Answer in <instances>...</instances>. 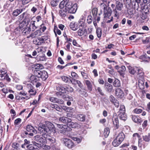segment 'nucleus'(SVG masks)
<instances>
[{
    "label": "nucleus",
    "instance_id": "nucleus-55",
    "mask_svg": "<svg viewBox=\"0 0 150 150\" xmlns=\"http://www.w3.org/2000/svg\"><path fill=\"white\" fill-rule=\"evenodd\" d=\"M78 35L80 36H82L84 34V32L83 30L79 29L78 31Z\"/></svg>",
    "mask_w": 150,
    "mask_h": 150
},
{
    "label": "nucleus",
    "instance_id": "nucleus-32",
    "mask_svg": "<svg viewBox=\"0 0 150 150\" xmlns=\"http://www.w3.org/2000/svg\"><path fill=\"white\" fill-rule=\"evenodd\" d=\"M143 138L144 140L146 142H149L150 140V133L147 135L143 136Z\"/></svg>",
    "mask_w": 150,
    "mask_h": 150
},
{
    "label": "nucleus",
    "instance_id": "nucleus-17",
    "mask_svg": "<svg viewBox=\"0 0 150 150\" xmlns=\"http://www.w3.org/2000/svg\"><path fill=\"white\" fill-rule=\"evenodd\" d=\"M30 79L31 82H32L33 83H34L37 82L38 81H39L40 80L39 78L35 75H32L30 78Z\"/></svg>",
    "mask_w": 150,
    "mask_h": 150
},
{
    "label": "nucleus",
    "instance_id": "nucleus-6",
    "mask_svg": "<svg viewBox=\"0 0 150 150\" xmlns=\"http://www.w3.org/2000/svg\"><path fill=\"white\" fill-rule=\"evenodd\" d=\"M45 134H42L41 135L35 136L34 137V140L38 142L43 143L46 140V137H45Z\"/></svg>",
    "mask_w": 150,
    "mask_h": 150
},
{
    "label": "nucleus",
    "instance_id": "nucleus-10",
    "mask_svg": "<svg viewBox=\"0 0 150 150\" xmlns=\"http://www.w3.org/2000/svg\"><path fill=\"white\" fill-rule=\"evenodd\" d=\"M64 6L62 8L59 7L61 9L59 11V13L60 16L62 18L65 17L68 13L67 10H66V7L65 8H64Z\"/></svg>",
    "mask_w": 150,
    "mask_h": 150
},
{
    "label": "nucleus",
    "instance_id": "nucleus-37",
    "mask_svg": "<svg viewBox=\"0 0 150 150\" xmlns=\"http://www.w3.org/2000/svg\"><path fill=\"white\" fill-rule=\"evenodd\" d=\"M96 33L98 38H100L101 36L102 30L100 28H98L96 30Z\"/></svg>",
    "mask_w": 150,
    "mask_h": 150
},
{
    "label": "nucleus",
    "instance_id": "nucleus-36",
    "mask_svg": "<svg viewBox=\"0 0 150 150\" xmlns=\"http://www.w3.org/2000/svg\"><path fill=\"white\" fill-rule=\"evenodd\" d=\"M42 71L40 70H35L34 71V73L35 75L38 77L39 78H40Z\"/></svg>",
    "mask_w": 150,
    "mask_h": 150
},
{
    "label": "nucleus",
    "instance_id": "nucleus-29",
    "mask_svg": "<svg viewBox=\"0 0 150 150\" xmlns=\"http://www.w3.org/2000/svg\"><path fill=\"white\" fill-rule=\"evenodd\" d=\"M71 0H63L60 3L59 5V7L62 8L64 6V4H67L69 2H72L70 1Z\"/></svg>",
    "mask_w": 150,
    "mask_h": 150
},
{
    "label": "nucleus",
    "instance_id": "nucleus-48",
    "mask_svg": "<svg viewBox=\"0 0 150 150\" xmlns=\"http://www.w3.org/2000/svg\"><path fill=\"white\" fill-rule=\"evenodd\" d=\"M75 81H73V83L76 82V83L78 84V86L80 88H82L83 86V85L82 84L81 82L79 81L76 80H75Z\"/></svg>",
    "mask_w": 150,
    "mask_h": 150
},
{
    "label": "nucleus",
    "instance_id": "nucleus-16",
    "mask_svg": "<svg viewBox=\"0 0 150 150\" xmlns=\"http://www.w3.org/2000/svg\"><path fill=\"white\" fill-rule=\"evenodd\" d=\"M132 120L135 122L140 123L142 122L141 118L138 116L135 115H132Z\"/></svg>",
    "mask_w": 150,
    "mask_h": 150
},
{
    "label": "nucleus",
    "instance_id": "nucleus-20",
    "mask_svg": "<svg viewBox=\"0 0 150 150\" xmlns=\"http://www.w3.org/2000/svg\"><path fill=\"white\" fill-rule=\"evenodd\" d=\"M112 12L111 8L110 7H108V9H107L106 13L104 15V18H106L108 17V18H109V17L111 16Z\"/></svg>",
    "mask_w": 150,
    "mask_h": 150
},
{
    "label": "nucleus",
    "instance_id": "nucleus-40",
    "mask_svg": "<svg viewBox=\"0 0 150 150\" xmlns=\"http://www.w3.org/2000/svg\"><path fill=\"white\" fill-rule=\"evenodd\" d=\"M54 31L56 36L57 35V33L59 35H60L61 34V31L58 29L56 27H54Z\"/></svg>",
    "mask_w": 150,
    "mask_h": 150
},
{
    "label": "nucleus",
    "instance_id": "nucleus-47",
    "mask_svg": "<svg viewBox=\"0 0 150 150\" xmlns=\"http://www.w3.org/2000/svg\"><path fill=\"white\" fill-rule=\"evenodd\" d=\"M137 72H136L138 74H140V75L142 76L144 74V73L142 72V69L138 68L137 69Z\"/></svg>",
    "mask_w": 150,
    "mask_h": 150
},
{
    "label": "nucleus",
    "instance_id": "nucleus-39",
    "mask_svg": "<svg viewBox=\"0 0 150 150\" xmlns=\"http://www.w3.org/2000/svg\"><path fill=\"white\" fill-rule=\"evenodd\" d=\"M35 21H31L30 24V27L32 28L33 31H34L37 28V27L35 25Z\"/></svg>",
    "mask_w": 150,
    "mask_h": 150
},
{
    "label": "nucleus",
    "instance_id": "nucleus-34",
    "mask_svg": "<svg viewBox=\"0 0 150 150\" xmlns=\"http://www.w3.org/2000/svg\"><path fill=\"white\" fill-rule=\"evenodd\" d=\"M110 133V129L109 128L107 127L104 129V134L105 137H107Z\"/></svg>",
    "mask_w": 150,
    "mask_h": 150
},
{
    "label": "nucleus",
    "instance_id": "nucleus-58",
    "mask_svg": "<svg viewBox=\"0 0 150 150\" xmlns=\"http://www.w3.org/2000/svg\"><path fill=\"white\" fill-rule=\"evenodd\" d=\"M40 30H41L42 31V32H44L45 30L46 29V27L45 26H44L43 24H42L40 26Z\"/></svg>",
    "mask_w": 150,
    "mask_h": 150
},
{
    "label": "nucleus",
    "instance_id": "nucleus-49",
    "mask_svg": "<svg viewBox=\"0 0 150 150\" xmlns=\"http://www.w3.org/2000/svg\"><path fill=\"white\" fill-rule=\"evenodd\" d=\"M87 23L88 24H90L92 22V17L91 15H89L87 17Z\"/></svg>",
    "mask_w": 150,
    "mask_h": 150
},
{
    "label": "nucleus",
    "instance_id": "nucleus-19",
    "mask_svg": "<svg viewBox=\"0 0 150 150\" xmlns=\"http://www.w3.org/2000/svg\"><path fill=\"white\" fill-rule=\"evenodd\" d=\"M86 18L85 17L82 16L80 19L79 21V24L80 26L83 27L85 24V21Z\"/></svg>",
    "mask_w": 150,
    "mask_h": 150
},
{
    "label": "nucleus",
    "instance_id": "nucleus-7",
    "mask_svg": "<svg viewBox=\"0 0 150 150\" xmlns=\"http://www.w3.org/2000/svg\"><path fill=\"white\" fill-rule=\"evenodd\" d=\"M59 120L61 122L64 124L65 125L67 124V125L69 122L71 121V119L65 116L60 117Z\"/></svg>",
    "mask_w": 150,
    "mask_h": 150
},
{
    "label": "nucleus",
    "instance_id": "nucleus-43",
    "mask_svg": "<svg viewBox=\"0 0 150 150\" xmlns=\"http://www.w3.org/2000/svg\"><path fill=\"white\" fill-rule=\"evenodd\" d=\"M38 40L39 41L37 43H35V44L38 45H40L41 43H43L44 42V38H38Z\"/></svg>",
    "mask_w": 150,
    "mask_h": 150
},
{
    "label": "nucleus",
    "instance_id": "nucleus-22",
    "mask_svg": "<svg viewBox=\"0 0 150 150\" xmlns=\"http://www.w3.org/2000/svg\"><path fill=\"white\" fill-rule=\"evenodd\" d=\"M128 69L129 73L132 74H134L136 72L137 67H132L130 66H129L128 67Z\"/></svg>",
    "mask_w": 150,
    "mask_h": 150
},
{
    "label": "nucleus",
    "instance_id": "nucleus-12",
    "mask_svg": "<svg viewBox=\"0 0 150 150\" xmlns=\"http://www.w3.org/2000/svg\"><path fill=\"white\" fill-rule=\"evenodd\" d=\"M42 34V33L41 32L40 30H36L34 32L31 33L30 37H32V38H35V37H38L40 36Z\"/></svg>",
    "mask_w": 150,
    "mask_h": 150
},
{
    "label": "nucleus",
    "instance_id": "nucleus-45",
    "mask_svg": "<svg viewBox=\"0 0 150 150\" xmlns=\"http://www.w3.org/2000/svg\"><path fill=\"white\" fill-rule=\"evenodd\" d=\"M113 11L114 14V16L116 17H118L119 15V13L117 11V9L116 8H115L114 9H113Z\"/></svg>",
    "mask_w": 150,
    "mask_h": 150
},
{
    "label": "nucleus",
    "instance_id": "nucleus-61",
    "mask_svg": "<svg viewBox=\"0 0 150 150\" xmlns=\"http://www.w3.org/2000/svg\"><path fill=\"white\" fill-rule=\"evenodd\" d=\"M81 74L83 77L85 79H87L88 78V76L87 74L86 73L84 72H81Z\"/></svg>",
    "mask_w": 150,
    "mask_h": 150
},
{
    "label": "nucleus",
    "instance_id": "nucleus-27",
    "mask_svg": "<svg viewBox=\"0 0 150 150\" xmlns=\"http://www.w3.org/2000/svg\"><path fill=\"white\" fill-rule=\"evenodd\" d=\"M69 26L73 30H76L77 29V25L74 22H72L70 24Z\"/></svg>",
    "mask_w": 150,
    "mask_h": 150
},
{
    "label": "nucleus",
    "instance_id": "nucleus-13",
    "mask_svg": "<svg viewBox=\"0 0 150 150\" xmlns=\"http://www.w3.org/2000/svg\"><path fill=\"white\" fill-rule=\"evenodd\" d=\"M112 120L114 125L115 126L116 129L119 127V121L118 117L116 115L113 116Z\"/></svg>",
    "mask_w": 150,
    "mask_h": 150
},
{
    "label": "nucleus",
    "instance_id": "nucleus-30",
    "mask_svg": "<svg viewBox=\"0 0 150 150\" xmlns=\"http://www.w3.org/2000/svg\"><path fill=\"white\" fill-rule=\"evenodd\" d=\"M86 84L87 86V87L88 90L91 91L92 90V85L90 81L88 80L85 81Z\"/></svg>",
    "mask_w": 150,
    "mask_h": 150
},
{
    "label": "nucleus",
    "instance_id": "nucleus-63",
    "mask_svg": "<svg viewBox=\"0 0 150 150\" xmlns=\"http://www.w3.org/2000/svg\"><path fill=\"white\" fill-rule=\"evenodd\" d=\"M23 4H26L29 3L31 0H22Z\"/></svg>",
    "mask_w": 150,
    "mask_h": 150
},
{
    "label": "nucleus",
    "instance_id": "nucleus-64",
    "mask_svg": "<svg viewBox=\"0 0 150 150\" xmlns=\"http://www.w3.org/2000/svg\"><path fill=\"white\" fill-rule=\"evenodd\" d=\"M147 12H146L145 14L142 13V15L141 18L143 20H145L147 16L146 15Z\"/></svg>",
    "mask_w": 150,
    "mask_h": 150
},
{
    "label": "nucleus",
    "instance_id": "nucleus-2",
    "mask_svg": "<svg viewBox=\"0 0 150 150\" xmlns=\"http://www.w3.org/2000/svg\"><path fill=\"white\" fill-rule=\"evenodd\" d=\"M64 6L66 7L68 13L73 14L75 13L76 11L77 4H73L72 2H69L64 4Z\"/></svg>",
    "mask_w": 150,
    "mask_h": 150
},
{
    "label": "nucleus",
    "instance_id": "nucleus-56",
    "mask_svg": "<svg viewBox=\"0 0 150 150\" xmlns=\"http://www.w3.org/2000/svg\"><path fill=\"white\" fill-rule=\"evenodd\" d=\"M41 147L42 148L45 149L49 150L50 149V147L49 146L42 144Z\"/></svg>",
    "mask_w": 150,
    "mask_h": 150
},
{
    "label": "nucleus",
    "instance_id": "nucleus-25",
    "mask_svg": "<svg viewBox=\"0 0 150 150\" xmlns=\"http://www.w3.org/2000/svg\"><path fill=\"white\" fill-rule=\"evenodd\" d=\"M48 75L47 72L45 71H42L40 78L43 80H45L48 78Z\"/></svg>",
    "mask_w": 150,
    "mask_h": 150
},
{
    "label": "nucleus",
    "instance_id": "nucleus-11",
    "mask_svg": "<svg viewBox=\"0 0 150 150\" xmlns=\"http://www.w3.org/2000/svg\"><path fill=\"white\" fill-rule=\"evenodd\" d=\"M56 125L59 129H61L60 130V131L61 133L64 134L67 131V129L66 128V127H67L66 126L58 124H56Z\"/></svg>",
    "mask_w": 150,
    "mask_h": 150
},
{
    "label": "nucleus",
    "instance_id": "nucleus-14",
    "mask_svg": "<svg viewBox=\"0 0 150 150\" xmlns=\"http://www.w3.org/2000/svg\"><path fill=\"white\" fill-rule=\"evenodd\" d=\"M25 9V8L17 9L13 12V14L14 16H16Z\"/></svg>",
    "mask_w": 150,
    "mask_h": 150
},
{
    "label": "nucleus",
    "instance_id": "nucleus-31",
    "mask_svg": "<svg viewBox=\"0 0 150 150\" xmlns=\"http://www.w3.org/2000/svg\"><path fill=\"white\" fill-rule=\"evenodd\" d=\"M113 84L115 87H119L120 86V81L118 79H116L114 81Z\"/></svg>",
    "mask_w": 150,
    "mask_h": 150
},
{
    "label": "nucleus",
    "instance_id": "nucleus-8",
    "mask_svg": "<svg viewBox=\"0 0 150 150\" xmlns=\"http://www.w3.org/2000/svg\"><path fill=\"white\" fill-rule=\"evenodd\" d=\"M116 95L120 98H123L124 96L123 91L120 88H117L115 90Z\"/></svg>",
    "mask_w": 150,
    "mask_h": 150
},
{
    "label": "nucleus",
    "instance_id": "nucleus-35",
    "mask_svg": "<svg viewBox=\"0 0 150 150\" xmlns=\"http://www.w3.org/2000/svg\"><path fill=\"white\" fill-rule=\"evenodd\" d=\"M30 28L29 27H27L24 30L23 33L25 35H27L30 33Z\"/></svg>",
    "mask_w": 150,
    "mask_h": 150
},
{
    "label": "nucleus",
    "instance_id": "nucleus-44",
    "mask_svg": "<svg viewBox=\"0 0 150 150\" xmlns=\"http://www.w3.org/2000/svg\"><path fill=\"white\" fill-rule=\"evenodd\" d=\"M30 18L28 17L25 18V19L24 20V23H25V26L28 25V24L30 22Z\"/></svg>",
    "mask_w": 150,
    "mask_h": 150
},
{
    "label": "nucleus",
    "instance_id": "nucleus-1",
    "mask_svg": "<svg viewBox=\"0 0 150 150\" xmlns=\"http://www.w3.org/2000/svg\"><path fill=\"white\" fill-rule=\"evenodd\" d=\"M38 130L40 132L47 133L50 134L51 133L52 131H55V127L52 123L49 122H47L45 125L40 123L39 124Z\"/></svg>",
    "mask_w": 150,
    "mask_h": 150
},
{
    "label": "nucleus",
    "instance_id": "nucleus-5",
    "mask_svg": "<svg viewBox=\"0 0 150 150\" xmlns=\"http://www.w3.org/2000/svg\"><path fill=\"white\" fill-rule=\"evenodd\" d=\"M56 89L57 90L61 91L62 92H63L65 93L66 92L65 91L66 90L70 92H72L74 91L73 88L68 85H66L65 88L59 85L57 86Z\"/></svg>",
    "mask_w": 150,
    "mask_h": 150
},
{
    "label": "nucleus",
    "instance_id": "nucleus-18",
    "mask_svg": "<svg viewBox=\"0 0 150 150\" xmlns=\"http://www.w3.org/2000/svg\"><path fill=\"white\" fill-rule=\"evenodd\" d=\"M116 8L117 10L121 11L123 7V3L118 1H117L116 2Z\"/></svg>",
    "mask_w": 150,
    "mask_h": 150
},
{
    "label": "nucleus",
    "instance_id": "nucleus-26",
    "mask_svg": "<svg viewBox=\"0 0 150 150\" xmlns=\"http://www.w3.org/2000/svg\"><path fill=\"white\" fill-rule=\"evenodd\" d=\"M105 86L107 90L109 92H111L112 90V86L111 84L108 83H105Z\"/></svg>",
    "mask_w": 150,
    "mask_h": 150
},
{
    "label": "nucleus",
    "instance_id": "nucleus-42",
    "mask_svg": "<svg viewBox=\"0 0 150 150\" xmlns=\"http://www.w3.org/2000/svg\"><path fill=\"white\" fill-rule=\"evenodd\" d=\"M35 69H41L43 68V65L40 64H36L35 65Z\"/></svg>",
    "mask_w": 150,
    "mask_h": 150
},
{
    "label": "nucleus",
    "instance_id": "nucleus-24",
    "mask_svg": "<svg viewBox=\"0 0 150 150\" xmlns=\"http://www.w3.org/2000/svg\"><path fill=\"white\" fill-rule=\"evenodd\" d=\"M67 126L72 128H75L76 127H79V125L77 123H74L71 121L69 122L67 125Z\"/></svg>",
    "mask_w": 150,
    "mask_h": 150
},
{
    "label": "nucleus",
    "instance_id": "nucleus-9",
    "mask_svg": "<svg viewBox=\"0 0 150 150\" xmlns=\"http://www.w3.org/2000/svg\"><path fill=\"white\" fill-rule=\"evenodd\" d=\"M63 141L65 145L69 148H71L73 146L72 141L67 138H64Z\"/></svg>",
    "mask_w": 150,
    "mask_h": 150
},
{
    "label": "nucleus",
    "instance_id": "nucleus-59",
    "mask_svg": "<svg viewBox=\"0 0 150 150\" xmlns=\"http://www.w3.org/2000/svg\"><path fill=\"white\" fill-rule=\"evenodd\" d=\"M136 3L134 4V7L135 8H138V4L140 3V0H134Z\"/></svg>",
    "mask_w": 150,
    "mask_h": 150
},
{
    "label": "nucleus",
    "instance_id": "nucleus-60",
    "mask_svg": "<svg viewBox=\"0 0 150 150\" xmlns=\"http://www.w3.org/2000/svg\"><path fill=\"white\" fill-rule=\"evenodd\" d=\"M96 90L98 91V92L99 93V94L101 95H103V93L102 92V90L100 87H97V88L96 89Z\"/></svg>",
    "mask_w": 150,
    "mask_h": 150
},
{
    "label": "nucleus",
    "instance_id": "nucleus-38",
    "mask_svg": "<svg viewBox=\"0 0 150 150\" xmlns=\"http://www.w3.org/2000/svg\"><path fill=\"white\" fill-rule=\"evenodd\" d=\"M1 74H0V79L3 80L6 79V77L7 75L6 72L4 73L3 71H1Z\"/></svg>",
    "mask_w": 150,
    "mask_h": 150
},
{
    "label": "nucleus",
    "instance_id": "nucleus-51",
    "mask_svg": "<svg viewBox=\"0 0 150 150\" xmlns=\"http://www.w3.org/2000/svg\"><path fill=\"white\" fill-rule=\"evenodd\" d=\"M21 119L19 118L16 119L14 121V125L16 126L18 125L21 123Z\"/></svg>",
    "mask_w": 150,
    "mask_h": 150
},
{
    "label": "nucleus",
    "instance_id": "nucleus-3",
    "mask_svg": "<svg viewBox=\"0 0 150 150\" xmlns=\"http://www.w3.org/2000/svg\"><path fill=\"white\" fill-rule=\"evenodd\" d=\"M125 135L123 132L120 133L112 142V145L115 147L118 146L123 141Z\"/></svg>",
    "mask_w": 150,
    "mask_h": 150
},
{
    "label": "nucleus",
    "instance_id": "nucleus-41",
    "mask_svg": "<svg viewBox=\"0 0 150 150\" xmlns=\"http://www.w3.org/2000/svg\"><path fill=\"white\" fill-rule=\"evenodd\" d=\"M92 13L95 19H96V17L97 14V9L96 8H93L92 10Z\"/></svg>",
    "mask_w": 150,
    "mask_h": 150
},
{
    "label": "nucleus",
    "instance_id": "nucleus-53",
    "mask_svg": "<svg viewBox=\"0 0 150 150\" xmlns=\"http://www.w3.org/2000/svg\"><path fill=\"white\" fill-rule=\"evenodd\" d=\"M110 100L112 103H113L117 100L112 96L111 95L109 98Z\"/></svg>",
    "mask_w": 150,
    "mask_h": 150
},
{
    "label": "nucleus",
    "instance_id": "nucleus-21",
    "mask_svg": "<svg viewBox=\"0 0 150 150\" xmlns=\"http://www.w3.org/2000/svg\"><path fill=\"white\" fill-rule=\"evenodd\" d=\"M61 78L62 80L66 83H67L69 81H70L72 83H73V81H75L74 79H69L68 77L65 76H63Z\"/></svg>",
    "mask_w": 150,
    "mask_h": 150
},
{
    "label": "nucleus",
    "instance_id": "nucleus-4",
    "mask_svg": "<svg viewBox=\"0 0 150 150\" xmlns=\"http://www.w3.org/2000/svg\"><path fill=\"white\" fill-rule=\"evenodd\" d=\"M26 129L27 132L25 131V134L26 135L28 134V135L31 136H32L34 135L33 132L35 134H36L37 132V130L33 126L30 125H28L27 126Z\"/></svg>",
    "mask_w": 150,
    "mask_h": 150
},
{
    "label": "nucleus",
    "instance_id": "nucleus-50",
    "mask_svg": "<svg viewBox=\"0 0 150 150\" xmlns=\"http://www.w3.org/2000/svg\"><path fill=\"white\" fill-rule=\"evenodd\" d=\"M71 76L72 77V79H77L78 78V76L77 74L74 72H72L71 73Z\"/></svg>",
    "mask_w": 150,
    "mask_h": 150
},
{
    "label": "nucleus",
    "instance_id": "nucleus-62",
    "mask_svg": "<svg viewBox=\"0 0 150 150\" xmlns=\"http://www.w3.org/2000/svg\"><path fill=\"white\" fill-rule=\"evenodd\" d=\"M28 92L32 95L35 94L36 92L33 88L29 90Z\"/></svg>",
    "mask_w": 150,
    "mask_h": 150
},
{
    "label": "nucleus",
    "instance_id": "nucleus-33",
    "mask_svg": "<svg viewBox=\"0 0 150 150\" xmlns=\"http://www.w3.org/2000/svg\"><path fill=\"white\" fill-rule=\"evenodd\" d=\"M125 106L123 105H120L119 110L118 112V113L125 112Z\"/></svg>",
    "mask_w": 150,
    "mask_h": 150
},
{
    "label": "nucleus",
    "instance_id": "nucleus-15",
    "mask_svg": "<svg viewBox=\"0 0 150 150\" xmlns=\"http://www.w3.org/2000/svg\"><path fill=\"white\" fill-rule=\"evenodd\" d=\"M118 116L120 120L123 121L126 120L127 118V116L125 112L118 113Z\"/></svg>",
    "mask_w": 150,
    "mask_h": 150
},
{
    "label": "nucleus",
    "instance_id": "nucleus-46",
    "mask_svg": "<svg viewBox=\"0 0 150 150\" xmlns=\"http://www.w3.org/2000/svg\"><path fill=\"white\" fill-rule=\"evenodd\" d=\"M134 113L136 114H139L142 112V110L141 109L136 108L133 110Z\"/></svg>",
    "mask_w": 150,
    "mask_h": 150
},
{
    "label": "nucleus",
    "instance_id": "nucleus-52",
    "mask_svg": "<svg viewBox=\"0 0 150 150\" xmlns=\"http://www.w3.org/2000/svg\"><path fill=\"white\" fill-rule=\"evenodd\" d=\"M57 98L54 97H51L50 98L49 100L51 102L54 103H56L57 101Z\"/></svg>",
    "mask_w": 150,
    "mask_h": 150
},
{
    "label": "nucleus",
    "instance_id": "nucleus-28",
    "mask_svg": "<svg viewBox=\"0 0 150 150\" xmlns=\"http://www.w3.org/2000/svg\"><path fill=\"white\" fill-rule=\"evenodd\" d=\"M77 119L81 121H84L85 120V115L83 114H80L77 115Z\"/></svg>",
    "mask_w": 150,
    "mask_h": 150
},
{
    "label": "nucleus",
    "instance_id": "nucleus-54",
    "mask_svg": "<svg viewBox=\"0 0 150 150\" xmlns=\"http://www.w3.org/2000/svg\"><path fill=\"white\" fill-rule=\"evenodd\" d=\"M12 146L15 149H17L19 147V144L16 142H14L12 144Z\"/></svg>",
    "mask_w": 150,
    "mask_h": 150
},
{
    "label": "nucleus",
    "instance_id": "nucleus-57",
    "mask_svg": "<svg viewBox=\"0 0 150 150\" xmlns=\"http://www.w3.org/2000/svg\"><path fill=\"white\" fill-rule=\"evenodd\" d=\"M58 91H59L57 92L56 93V95L58 96V97H59V96H62L64 92H62V91H60L59 90H57Z\"/></svg>",
    "mask_w": 150,
    "mask_h": 150
},
{
    "label": "nucleus",
    "instance_id": "nucleus-23",
    "mask_svg": "<svg viewBox=\"0 0 150 150\" xmlns=\"http://www.w3.org/2000/svg\"><path fill=\"white\" fill-rule=\"evenodd\" d=\"M46 139L47 141L50 144H52L55 142V139L50 136H48L47 137H46Z\"/></svg>",
    "mask_w": 150,
    "mask_h": 150
}]
</instances>
